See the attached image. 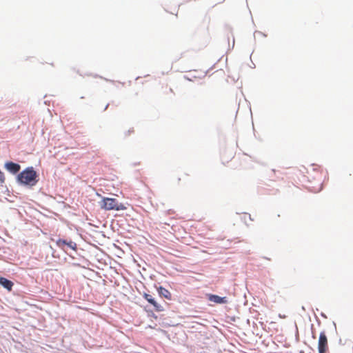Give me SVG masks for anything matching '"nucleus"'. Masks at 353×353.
Returning a JSON list of instances; mask_svg holds the SVG:
<instances>
[{
	"mask_svg": "<svg viewBox=\"0 0 353 353\" xmlns=\"http://www.w3.org/2000/svg\"><path fill=\"white\" fill-rule=\"evenodd\" d=\"M321 190H322V184H321V185H320V187H319L318 189H316V190H313V191H314V192H320Z\"/></svg>",
	"mask_w": 353,
	"mask_h": 353,
	"instance_id": "obj_10",
	"label": "nucleus"
},
{
	"mask_svg": "<svg viewBox=\"0 0 353 353\" xmlns=\"http://www.w3.org/2000/svg\"><path fill=\"white\" fill-rule=\"evenodd\" d=\"M108 107V104L105 106V109L104 110H106Z\"/></svg>",
	"mask_w": 353,
	"mask_h": 353,
	"instance_id": "obj_11",
	"label": "nucleus"
},
{
	"mask_svg": "<svg viewBox=\"0 0 353 353\" xmlns=\"http://www.w3.org/2000/svg\"><path fill=\"white\" fill-rule=\"evenodd\" d=\"M5 169L12 174L18 173L21 169V165L12 161H7L4 165Z\"/></svg>",
	"mask_w": 353,
	"mask_h": 353,
	"instance_id": "obj_5",
	"label": "nucleus"
},
{
	"mask_svg": "<svg viewBox=\"0 0 353 353\" xmlns=\"http://www.w3.org/2000/svg\"><path fill=\"white\" fill-rule=\"evenodd\" d=\"M208 300L210 301L219 303V304H225L228 303L227 297L223 296L221 297L216 294H209L208 295Z\"/></svg>",
	"mask_w": 353,
	"mask_h": 353,
	"instance_id": "obj_7",
	"label": "nucleus"
},
{
	"mask_svg": "<svg viewBox=\"0 0 353 353\" xmlns=\"http://www.w3.org/2000/svg\"><path fill=\"white\" fill-rule=\"evenodd\" d=\"M143 296L150 304L154 306L157 312H162L164 310L163 307L159 304L152 295L145 293Z\"/></svg>",
	"mask_w": 353,
	"mask_h": 353,
	"instance_id": "obj_6",
	"label": "nucleus"
},
{
	"mask_svg": "<svg viewBox=\"0 0 353 353\" xmlns=\"http://www.w3.org/2000/svg\"><path fill=\"white\" fill-rule=\"evenodd\" d=\"M319 353H325L327 349V339L325 332L320 333L318 343Z\"/></svg>",
	"mask_w": 353,
	"mask_h": 353,
	"instance_id": "obj_4",
	"label": "nucleus"
},
{
	"mask_svg": "<svg viewBox=\"0 0 353 353\" xmlns=\"http://www.w3.org/2000/svg\"><path fill=\"white\" fill-rule=\"evenodd\" d=\"M157 291H158V293H159L160 296L164 297V298H165L168 300H171L172 299V294H171V293L170 292L169 290H168L165 288H163L162 286H160L159 288H158Z\"/></svg>",
	"mask_w": 353,
	"mask_h": 353,
	"instance_id": "obj_8",
	"label": "nucleus"
},
{
	"mask_svg": "<svg viewBox=\"0 0 353 353\" xmlns=\"http://www.w3.org/2000/svg\"><path fill=\"white\" fill-rule=\"evenodd\" d=\"M101 208L105 210H123L125 207L123 203H118L117 200L114 198L104 197L101 201Z\"/></svg>",
	"mask_w": 353,
	"mask_h": 353,
	"instance_id": "obj_2",
	"label": "nucleus"
},
{
	"mask_svg": "<svg viewBox=\"0 0 353 353\" xmlns=\"http://www.w3.org/2000/svg\"><path fill=\"white\" fill-rule=\"evenodd\" d=\"M37 172L33 167H28L20 172L17 176V181L19 185L34 186L38 179Z\"/></svg>",
	"mask_w": 353,
	"mask_h": 353,
	"instance_id": "obj_1",
	"label": "nucleus"
},
{
	"mask_svg": "<svg viewBox=\"0 0 353 353\" xmlns=\"http://www.w3.org/2000/svg\"><path fill=\"white\" fill-rule=\"evenodd\" d=\"M0 285L8 291H11L14 285L13 282L4 277H0Z\"/></svg>",
	"mask_w": 353,
	"mask_h": 353,
	"instance_id": "obj_9",
	"label": "nucleus"
},
{
	"mask_svg": "<svg viewBox=\"0 0 353 353\" xmlns=\"http://www.w3.org/2000/svg\"><path fill=\"white\" fill-rule=\"evenodd\" d=\"M56 244L60 249H61L68 254H69V250L76 251L77 248V243L75 242L67 239H59L56 241Z\"/></svg>",
	"mask_w": 353,
	"mask_h": 353,
	"instance_id": "obj_3",
	"label": "nucleus"
}]
</instances>
